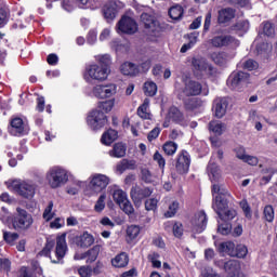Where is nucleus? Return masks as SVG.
Masks as SVG:
<instances>
[{"label": "nucleus", "instance_id": "obj_1", "mask_svg": "<svg viewBox=\"0 0 277 277\" xmlns=\"http://www.w3.org/2000/svg\"><path fill=\"white\" fill-rule=\"evenodd\" d=\"M215 194L217 195L215 196ZM212 195L215 196L212 209H214L220 220L222 222H230V220H235L237 216V211H235V209L228 208V200L226 199V196H228V190H226L224 186L213 184Z\"/></svg>", "mask_w": 277, "mask_h": 277}, {"label": "nucleus", "instance_id": "obj_2", "mask_svg": "<svg viewBox=\"0 0 277 277\" xmlns=\"http://www.w3.org/2000/svg\"><path fill=\"white\" fill-rule=\"evenodd\" d=\"M55 248L54 252L51 251ZM68 252V245L66 243V234H62L56 237V247L55 240L48 238L44 248L39 252V256H48L51 263L60 264L64 263V256Z\"/></svg>", "mask_w": 277, "mask_h": 277}, {"label": "nucleus", "instance_id": "obj_3", "mask_svg": "<svg viewBox=\"0 0 277 277\" xmlns=\"http://www.w3.org/2000/svg\"><path fill=\"white\" fill-rule=\"evenodd\" d=\"M11 222L14 230H29L34 225V216L23 208L16 209Z\"/></svg>", "mask_w": 277, "mask_h": 277}, {"label": "nucleus", "instance_id": "obj_4", "mask_svg": "<svg viewBox=\"0 0 277 277\" xmlns=\"http://www.w3.org/2000/svg\"><path fill=\"white\" fill-rule=\"evenodd\" d=\"M11 188L15 194L28 200L36 196V183L31 180H15L11 183Z\"/></svg>", "mask_w": 277, "mask_h": 277}, {"label": "nucleus", "instance_id": "obj_5", "mask_svg": "<svg viewBox=\"0 0 277 277\" xmlns=\"http://www.w3.org/2000/svg\"><path fill=\"white\" fill-rule=\"evenodd\" d=\"M47 181L52 189H57L68 183V173L60 167H52L47 173Z\"/></svg>", "mask_w": 277, "mask_h": 277}, {"label": "nucleus", "instance_id": "obj_6", "mask_svg": "<svg viewBox=\"0 0 277 277\" xmlns=\"http://www.w3.org/2000/svg\"><path fill=\"white\" fill-rule=\"evenodd\" d=\"M192 64L197 77H215L217 75V69L202 57L193 58Z\"/></svg>", "mask_w": 277, "mask_h": 277}, {"label": "nucleus", "instance_id": "obj_7", "mask_svg": "<svg viewBox=\"0 0 277 277\" xmlns=\"http://www.w3.org/2000/svg\"><path fill=\"white\" fill-rule=\"evenodd\" d=\"M107 77H109V67L92 64L85 68V81H105Z\"/></svg>", "mask_w": 277, "mask_h": 277}, {"label": "nucleus", "instance_id": "obj_8", "mask_svg": "<svg viewBox=\"0 0 277 277\" xmlns=\"http://www.w3.org/2000/svg\"><path fill=\"white\" fill-rule=\"evenodd\" d=\"M113 199L120 207V209L126 212L127 215H131L135 209H133V205L129 201V197L122 189H116L113 193Z\"/></svg>", "mask_w": 277, "mask_h": 277}, {"label": "nucleus", "instance_id": "obj_9", "mask_svg": "<svg viewBox=\"0 0 277 277\" xmlns=\"http://www.w3.org/2000/svg\"><path fill=\"white\" fill-rule=\"evenodd\" d=\"M87 123L93 131H98L107 124V116L101 110H93L88 116Z\"/></svg>", "mask_w": 277, "mask_h": 277}, {"label": "nucleus", "instance_id": "obj_10", "mask_svg": "<svg viewBox=\"0 0 277 277\" xmlns=\"http://www.w3.org/2000/svg\"><path fill=\"white\" fill-rule=\"evenodd\" d=\"M153 188L146 186H133L130 190L131 199L133 200L135 207H140L142 205V200L145 198H150L153 196Z\"/></svg>", "mask_w": 277, "mask_h": 277}, {"label": "nucleus", "instance_id": "obj_11", "mask_svg": "<svg viewBox=\"0 0 277 277\" xmlns=\"http://www.w3.org/2000/svg\"><path fill=\"white\" fill-rule=\"evenodd\" d=\"M92 92L96 98H111L118 92V87L115 83L96 84Z\"/></svg>", "mask_w": 277, "mask_h": 277}, {"label": "nucleus", "instance_id": "obj_12", "mask_svg": "<svg viewBox=\"0 0 277 277\" xmlns=\"http://www.w3.org/2000/svg\"><path fill=\"white\" fill-rule=\"evenodd\" d=\"M141 22L145 27V34L147 36H159V31H161V27L159 26V22L153 17V15L148 13H143L141 15Z\"/></svg>", "mask_w": 277, "mask_h": 277}, {"label": "nucleus", "instance_id": "obj_13", "mask_svg": "<svg viewBox=\"0 0 277 277\" xmlns=\"http://www.w3.org/2000/svg\"><path fill=\"white\" fill-rule=\"evenodd\" d=\"M8 131L10 135H13L14 137H21L29 133V129H27V126H25V122L19 117H13L11 119Z\"/></svg>", "mask_w": 277, "mask_h": 277}, {"label": "nucleus", "instance_id": "obj_14", "mask_svg": "<svg viewBox=\"0 0 277 277\" xmlns=\"http://www.w3.org/2000/svg\"><path fill=\"white\" fill-rule=\"evenodd\" d=\"M250 83V75L245 71L233 72L227 79V85L232 90H237L240 85H248Z\"/></svg>", "mask_w": 277, "mask_h": 277}, {"label": "nucleus", "instance_id": "obj_15", "mask_svg": "<svg viewBox=\"0 0 277 277\" xmlns=\"http://www.w3.org/2000/svg\"><path fill=\"white\" fill-rule=\"evenodd\" d=\"M137 31V23L135 19L123 16L117 24V34H135Z\"/></svg>", "mask_w": 277, "mask_h": 277}, {"label": "nucleus", "instance_id": "obj_16", "mask_svg": "<svg viewBox=\"0 0 277 277\" xmlns=\"http://www.w3.org/2000/svg\"><path fill=\"white\" fill-rule=\"evenodd\" d=\"M211 44L215 49H222V47H239V40L230 35H219L211 39Z\"/></svg>", "mask_w": 277, "mask_h": 277}, {"label": "nucleus", "instance_id": "obj_17", "mask_svg": "<svg viewBox=\"0 0 277 277\" xmlns=\"http://www.w3.org/2000/svg\"><path fill=\"white\" fill-rule=\"evenodd\" d=\"M92 192L95 194H101L103 189H107V185H109V177L105 174L96 173L93 174L90 182Z\"/></svg>", "mask_w": 277, "mask_h": 277}, {"label": "nucleus", "instance_id": "obj_18", "mask_svg": "<svg viewBox=\"0 0 277 277\" xmlns=\"http://www.w3.org/2000/svg\"><path fill=\"white\" fill-rule=\"evenodd\" d=\"M189 166H192V157L187 150H182L177 155L175 169L179 174H187V172H189Z\"/></svg>", "mask_w": 277, "mask_h": 277}, {"label": "nucleus", "instance_id": "obj_19", "mask_svg": "<svg viewBox=\"0 0 277 277\" xmlns=\"http://www.w3.org/2000/svg\"><path fill=\"white\" fill-rule=\"evenodd\" d=\"M207 213L205 211H199L195 214L192 224H193V233L200 234L205 232L207 228Z\"/></svg>", "mask_w": 277, "mask_h": 277}, {"label": "nucleus", "instance_id": "obj_20", "mask_svg": "<svg viewBox=\"0 0 277 277\" xmlns=\"http://www.w3.org/2000/svg\"><path fill=\"white\" fill-rule=\"evenodd\" d=\"M226 109H228V101L225 97H216L213 101L212 110L215 118H224L226 116Z\"/></svg>", "mask_w": 277, "mask_h": 277}, {"label": "nucleus", "instance_id": "obj_21", "mask_svg": "<svg viewBox=\"0 0 277 277\" xmlns=\"http://www.w3.org/2000/svg\"><path fill=\"white\" fill-rule=\"evenodd\" d=\"M167 118L169 120H172V122H175V124H180L181 127H187V119L185 118V115L176 108V106H172L169 108Z\"/></svg>", "mask_w": 277, "mask_h": 277}, {"label": "nucleus", "instance_id": "obj_22", "mask_svg": "<svg viewBox=\"0 0 277 277\" xmlns=\"http://www.w3.org/2000/svg\"><path fill=\"white\" fill-rule=\"evenodd\" d=\"M200 92H202V84H200V82L198 81L188 80L185 82V87L182 91V94L184 96L189 97V96H198Z\"/></svg>", "mask_w": 277, "mask_h": 277}, {"label": "nucleus", "instance_id": "obj_23", "mask_svg": "<svg viewBox=\"0 0 277 277\" xmlns=\"http://www.w3.org/2000/svg\"><path fill=\"white\" fill-rule=\"evenodd\" d=\"M118 14V1L116 0H109L105 5H104V18L106 21H114Z\"/></svg>", "mask_w": 277, "mask_h": 277}, {"label": "nucleus", "instance_id": "obj_24", "mask_svg": "<svg viewBox=\"0 0 277 277\" xmlns=\"http://www.w3.org/2000/svg\"><path fill=\"white\" fill-rule=\"evenodd\" d=\"M150 100L145 98L143 104L137 108V116L142 118V120H153V114L149 110Z\"/></svg>", "mask_w": 277, "mask_h": 277}, {"label": "nucleus", "instance_id": "obj_25", "mask_svg": "<svg viewBox=\"0 0 277 277\" xmlns=\"http://www.w3.org/2000/svg\"><path fill=\"white\" fill-rule=\"evenodd\" d=\"M120 71L127 77H135L140 74V68L131 62H126L120 66Z\"/></svg>", "mask_w": 277, "mask_h": 277}, {"label": "nucleus", "instance_id": "obj_26", "mask_svg": "<svg viewBox=\"0 0 277 277\" xmlns=\"http://www.w3.org/2000/svg\"><path fill=\"white\" fill-rule=\"evenodd\" d=\"M215 265L219 267L224 266L225 272H228V274H236V272H239V262L235 260H229L227 262L216 261Z\"/></svg>", "mask_w": 277, "mask_h": 277}, {"label": "nucleus", "instance_id": "obj_27", "mask_svg": "<svg viewBox=\"0 0 277 277\" xmlns=\"http://www.w3.org/2000/svg\"><path fill=\"white\" fill-rule=\"evenodd\" d=\"M179 98L184 101V105L186 109H188L189 111H194V109H198V107H202V101H200L197 97L185 98L183 95H179Z\"/></svg>", "mask_w": 277, "mask_h": 277}, {"label": "nucleus", "instance_id": "obj_28", "mask_svg": "<svg viewBox=\"0 0 277 277\" xmlns=\"http://www.w3.org/2000/svg\"><path fill=\"white\" fill-rule=\"evenodd\" d=\"M113 267H127L129 265V254L121 252L111 260Z\"/></svg>", "mask_w": 277, "mask_h": 277}, {"label": "nucleus", "instance_id": "obj_29", "mask_svg": "<svg viewBox=\"0 0 277 277\" xmlns=\"http://www.w3.org/2000/svg\"><path fill=\"white\" fill-rule=\"evenodd\" d=\"M208 173H209V176H210V181L212 183H217V181H220V176H222V173L220 171V167H217L215 164V162H209Z\"/></svg>", "mask_w": 277, "mask_h": 277}, {"label": "nucleus", "instance_id": "obj_30", "mask_svg": "<svg viewBox=\"0 0 277 277\" xmlns=\"http://www.w3.org/2000/svg\"><path fill=\"white\" fill-rule=\"evenodd\" d=\"M118 140V132L114 129H110L106 131L101 138L102 144H105V146H109L114 144Z\"/></svg>", "mask_w": 277, "mask_h": 277}, {"label": "nucleus", "instance_id": "obj_31", "mask_svg": "<svg viewBox=\"0 0 277 277\" xmlns=\"http://www.w3.org/2000/svg\"><path fill=\"white\" fill-rule=\"evenodd\" d=\"M248 29H250V22L248 21H239L234 26H232V31H235V34L238 36L248 34Z\"/></svg>", "mask_w": 277, "mask_h": 277}, {"label": "nucleus", "instance_id": "obj_32", "mask_svg": "<svg viewBox=\"0 0 277 277\" xmlns=\"http://www.w3.org/2000/svg\"><path fill=\"white\" fill-rule=\"evenodd\" d=\"M235 242L233 241H226L219 245V252L221 254H228L229 256H234L235 254Z\"/></svg>", "mask_w": 277, "mask_h": 277}, {"label": "nucleus", "instance_id": "obj_33", "mask_svg": "<svg viewBox=\"0 0 277 277\" xmlns=\"http://www.w3.org/2000/svg\"><path fill=\"white\" fill-rule=\"evenodd\" d=\"M110 157H116L117 159H120L127 155V146L122 143H116L113 147V149L109 151Z\"/></svg>", "mask_w": 277, "mask_h": 277}, {"label": "nucleus", "instance_id": "obj_34", "mask_svg": "<svg viewBox=\"0 0 277 277\" xmlns=\"http://www.w3.org/2000/svg\"><path fill=\"white\" fill-rule=\"evenodd\" d=\"M235 16V10L230 8L222 9L219 11V23H228V21H233Z\"/></svg>", "mask_w": 277, "mask_h": 277}, {"label": "nucleus", "instance_id": "obj_35", "mask_svg": "<svg viewBox=\"0 0 277 277\" xmlns=\"http://www.w3.org/2000/svg\"><path fill=\"white\" fill-rule=\"evenodd\" d=\"M2 237H3V241H5V243H8L9 246H14V243H16V241H18L19 235L16 232H8V230L3 229Z\"/></svg>", "mask_w": 277, "mask_h": 277}, {"label": "nucleus", "instance_id": "obj_36", "mask_svg": "<svg viewBox=\"0 0 277 277\" xmlns=\"http://www.w3.org/2000/svg\"><path fill=\"white\" fill-rule=\"evenodd\" d=\"M209 131L215 133V135H222V133L226 131V124L222 123L221 121H210Z\"/></svg>", "mask_w": 277, "mask_h": 277}, {"label": "nucleus", "instance_id": "obj_37", "mask_svg": "<svg viewBox=\"0 0 277 277\" xmlns=\"http://www.w3.org/2000/svg\"><path fill=\"white\" fill-rule=\"evenodd\" d=\"M92 243H94V236L89 233H83L78 240L80 248H90Z\"/></svg>", "mask_w": 277, "mask_h": 277}, {"label": "nucleus", "instance_id": "obj_38", "mask_svg": "<svg viewBox=\"0 0 277 277\" xmlns=\"http://www.w3.org/2000/svg\"><path fill=\"white\" fill-rule=\"evenodd\" d=\"M162 149L166 153V155L172 157V155H175L176 150H179V144L172 141H168L163 144Z\"/></svg>", "mask_w": 277, "mask_h": 277}, {"label": "nucleus", "instance_id": "obj_39", "mask_svg": "<svg viewBox=\"0 0 277 277\" xmlns=\"http://www.w3.org/2000/svg\"><path fill=\"white\" fill-rule=\"evenodd\" d=\"M143 90L145 96H155L157 94V83L154 81H146Z\"/></svg>", "mask_w": 277, "mask_h": 277}, {"label": "nucleus", "instance_id": "obj_40", "mask_svg": "<svg viewBox=\"0 0 277 277\" xmlns=\"http://www.w3.org/2000/svg\"><path fill=\"white\" fill-rule=\"evenodd\" d=\"M211 60L214 64L222 66V64H226V60H228V55L226 52H214L211 54Z\"/></svg>", "mask_w": 277, "mask_h": 277}, {"label": "nucleus", "instance_id": "obj_41", "mask_svg": "<svg viewBox=\"0 0 277 277\" xmlns=\"http://www.w3.org/2000/svg\"><path fill=\"white\" fill-rule=\"evenodd\" d=\"M169 16L173 21H179V18H183V6L176 4L169 9Z\"/></svg>", "mask_w": 277, "mask_h": 277}, {"label": "nucleus", "instance_id": "obj_42", "mask_svg": "<svg viewBox=\"0 0 277 277\" xmlns=\"http://www.w3.org/2000/svg\"><path fill=\"white\" fill-rule=\"evenodd\" d=\"M100 252H101L100 246H94L92 249L87 251V263H94V261L98 259Z\"/></svg>", "mask_w": 277, "mask_h": 277}, {"label": "nucleus", "instance_id": "obj_43", "mask_svg": "<svg viewBox=\"0 0 277 277\" xmlns=\"http://www.w3.org/2000/svg\"><path fill=\"white\" fill-rule=\"evenodd\" d=\"M140 233H142V228L137 225H130L127 228V236L131 241H133V239H137V237H140Z\"/></svg>", "mask_w": 277, "mask_h": 277}, {"label": "nucleus", "instance_id": "obj_44", "mask_svg": "<svg viewBox=\"0 0 277 277\" xmlns=\"http://www.w3.org/2000/svg\"><path fill=\"white\" fill-rule=\"evenodd\" d=\"M233 256H236L237 259H246V256H248V247H246L245 245H238L234 249Z\"/></svg>", "mask_w": 277, "mask_h": 277}, {"label": "nucleus", "instance_id": "obj_45", "mask_svg": "<svg viewBox=\"0 0 277 277\" xmlns=\"http://www.w3.org/2000/svg\"><path fill=\"white\" fill-rule=\"evenodd\" d=\"M10 23V11L1 8L0 9V29H3L5 25Z\"/></svg>", "mask_w": 277, "mask_h": 277}, {"label": "nucleus", "instance_id": "obj_46", "mask_svg": "<svg viewBox=\"0 0 277 277\" xmlns=\"http://www.w3.org/2000/svg\"><path fill=\"white\" fill-rule=\"evenodd\" d=\"M114 105H116V100H108L98 104V108L105 114H109L114 109Z\"/></svg>", "mask_w": 277, "mask_h": 277}, {"label": "nucleus", "instance_id": "obj_47", "mask_svg": "<svg viewBox=\"0 0 277 277\" xmlns=\"http://www.w3.org/2000/svg\"><path fill=\"white\" fill-rule=\"evenodd\" d=\"M54 216L55 212H53V201H50L48 207L44 209L43 220H45V222H51Z\"/></svg>", "mask_w": 277, "mask_h": 277}, {"label": "nucleus", "instance_id": "obj_48", "mask_svg": "<svg viewBox=\"0 0 277 277\" xmlns=\"http://www.w3.org/2000/svg\"><path fill=\"white\" fill-rule=\"evenodd\" d=\"M133 166V161H129L128 159H122L116 167L117 172L119 174H122V172H126V170H129Z\"/></svg>", "mask_w": 277, "mask_h": 277}, {"label": "nucleus", "instance_id": "obj_49", "mask_svg": "<svg viewBox=\"0 0 277 277\" xmlns=\"http://www.w3.org/2000/svg\"><path fill=\"white\" fill-rule=\"evenodd\" d=\"M232 230H233V225H230V223H228V222L220 223L219 222L217 232L221 235H230Z\"/></svg>", "mask_w": 277, "mask_h": 277}, {"label": "nucleus", "instance_id": "obj_50", "mask_svg": "<svg viewBox=\"0 0 277 277\" xmlns=\"http://www.w3.org/2000/svg\"><path fill=\"white\" fill-rule=\"evenodd\" d=\"M153 159L156 161V163H158L160 170L163 172V170H166V158H163V155H161L159 151H156Z\"/></svg>", "mask_w": 277, "mask_h": 277}, {"label": "nucleus", "instance_id": "obj_51", "mask_svg": "<svg viewBox=\"0 0 277 277\" xmlns=\"http://www.w3.org/2000/svg\"><path fill=\"white\" fill-rule=\"evenodd\" d=\"M106 198H107V196L105 194H103L97 199V201L94 206V211H96V213H101L102 211H104V209H105V199Z\"/></svg>", "mask_w": 277, "mask_h": 277}, {"label": "nucleus", "instance_id": "obj_52", "mask_svg": "<svg viewBox=\"0 0 277 277\" xmlns=\"http://www.w3.org/2000/svg\"><path fill=\"white\" fill-rule=\"evenodd\" d=\"M179 211V201H173L169 206V210L164 213L166 217H174Z\"/></svg>", "mask_w": 277, "mask_h": 277}, {"label": "nucleus", "instance_id": "obj_53", "mask_svg": "<svg viewBox=\"0 0 277 277\" xmlns=\"http://www.w3.org/2000/svg\"><path fill=\"white\" fill-rule=\"evenodd\" d=\"M264 220L266 222H274V207L266 206L263 211Z\"/></svg>", "mask_w": 277, "mask_h": 277}, {"label": "nucleus", "instance_id": "obj_54", "mask_svg": "<svg viewBox=\"0 0 277 277\" xmlns=\"http://www.w3.org/2000/svg\"><path fill=\"white\" fill-rule=\"evenodd\" d=\"M96 61L98 62L97 65L105 66L106 68H109V64L111 62V56L109 54L97 56Z\"/></svg>", "mask_w": 277, "mask_h": 277}, {"label": "nucleus", "instance_id": "obj_55", "mask_svg": "<svg viewBox=\"0 0 277 277\" xmlns=\"http://www.w3.org/2000/svg\"><path fill=\"white\" fill-rule=\"evenodd\" d=\"M172 229H173V235L174 237H183V224L181 222H175L172 225Z\"/></svg>", "mask_w": 277, "mask_h": 277}, {"label": "nucleus", "instance_id": "obj_56", "mask_svg": "<svg viewBox=\"0 0 277 277\" xmlns=\"http://www.w3.org/2000/svg\"><path fill=\"white\" fill-rule=\"evenodd\" d=\"M158 200L156 198H150L145 201L146 211H155L157 209Z\"/></svg>", "mask_w": 277, "mask_h": 277}, {"label": "nucleus", "instance_id": "obj_57", "mask_svg": "<svg viewBox=\"0 0 277 277\" xmlns=\"http://www.w3.org/2000/svg\"><path fill=\"white\" fill-rule=\"evenodd\" d=\"M142 179L145 183H153L155 181V176H153V173L148 169L142 170Z\"/></svg>", "mask_w": 277, "mask_h": 277}, {"label": "nucleus", "instance_id": "obj_58", "mask_svg": "<svg viewBox=\"0 0 277 277\" xmlns=\"http://www.w3.org/2000/svg\"><path fill=\"white\" fill-rule=\"evenodd\" d=\"M11 267H12V262H10L5 258H0V269L8 273L10 272Z\"/></svg>", "mask_w": 277, "mask_h": 277}, {"label": "nucleus", "instance_id": "obj_59", "mask_svg": "<svg viewBox=\"0 0 277 277\" xmlns=\"http://www.w3.org/2000/svg\"><path fill=\"white\" fill-rule=\"evenodd\" d=\"M79 276L81 277H90L92 276V267L90 266H81L78 269Z\"/></svg>", "mask_w": 277, "mask_h": 277}, {"label": "nucleus", "instance_id": "obj_60", "mask_svg": "<svg viewBox=\"0 0 277 277\" xmlns=\"http://www.w3.org/2000/svg\"><path fill=\"white\" fill-rule=\"evenodd\" d=\"M263 34L265 36H273L274 35V26H272V23L265 22L263 24Z\"/></svg>", "mask_w": 277, "mask_h": 277}, {"label": "nucleus", "instance_id": "obj_61", "mask_svg": "<svg viewBox=\"0 0 277 277\" xmlns=\"http://www.w3.org/2000/svg\"><path fill=\"white\" fill-rule=\"evenodd\" d=\"M0 220H1V222H3V224H6V222H10V212L8 211V209L5 207L1 208Z\"/></svg>", "mask_w": 277, "mask_h": 277}, {"label": "nucleus", "instance_id": "obj_62", "mask_svg": "<svg viewBox=\"0 0 277 277\" xmlns=\"http://www.w3.org/2000/svg\"><path fill=\"white\" fill-rule=\"evenodd\" d=\"M159 133H161V129L154 128L147 135L148 142H153V140H157L159 137Z\"/></svg>", "mask_w": 277, "mask_h": 277}, {"label": "nucleus", "instance_id": "obj_63", "mask_svg": "<svg viewBox=\"0 0 277 277\" xmlns=\"http://www.w3.org/2000/svg\"><path fill=\"white\" fill-rule=\"evenodd\" d=\"M242 161L249 166H259V158H256V156L247 155Z\"/></svg>", "mask_w": 277, "mask_h": 277}, {"label": "nucleus", "instance_id": "obj_64", "mask_svg": "<svg viewBox=\"0 0 277 277\" xmlns=\"http://www.w3.org/2000/svg\"><path fill=\"white\" fill-rule=\"evenodd\" d=\"M203 277H220V275H217V273H215V271H213V268L209 267L206 268L202 273Z\"/></svg>", "mask_w": 277, "mask_h": 277}]
</instances>
